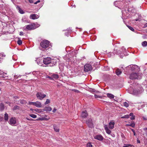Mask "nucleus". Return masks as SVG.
<instances>
[{"instance_id": "1", "label": "nucleus", "mask_w": 147, "mask_h": 147, "mask_svg": "<svg viewBox=\"0 0 147 147\" xmlns=\"http://www.w3.org/2000/svg\"><path fill=\"white\" fill-rule=\"evenodd\" d=\"M132 86L134 89L132 91H131L130 93L133 95H137L142 93L143 90L141 86L138 83H134Z\"/></svg>"}, {"instance_id": "2", "label": "nucleus", "mask_w": 147, "mask_h": 147, "mask_svg": "<svg viewBox=\"0 0 147 147\" xmlns=\"http://www.w3.org/2000/svg\"><path fill=\"white\" fill-rule=\"evenodd\" d=\"M39 24L34 23H32L30 24L27 25L26 26V29L28 30L34 29L39 27Z\"/></svg>"}, {"instance_id": "3", "label": "nucleus", "mask_w": 147, "mask_h": 147, "mask_svg": "<svg viewBox=\"0 0 147 147\" xmlns=\"http://www.w3.org/2000/svg\"><path fill=\"white\" fill-rule=\"evenodd\" d=\"M49 42L48 40H43L40 43V45L42 48L46 49L49 46Z\"/></svg>"}, {"instance_id": "4", "label": "nucleus", "mask_w": 147, "mask_h": 147, "mask_svg": "<svg viewBox=\"0 0 147 147\" xmlns=\"http://www.w3.org/2000/svg\"><path fill=\"white\" fill-rule=\"evenodd\" d=\"M53 61L50 57H47L44 59L43 62L44 64L47 65L50 63L52 64V62H54Z\"/></svg>"}, {"instance_id": "5", "label": "nucleus", "mask_w": 147, "mask_h": 147, "mask_svg": "<svg viewBox=\"0 0 147 147\" xmlns=\"http://www.w3.org/2000/svg\"><path fill=\"white\" fill-rule=\"evenodd\" d=\"M129 78L130 79L134 80L136 79H140L141 78V77L138 76V74L137 73H132L130 76Z\"/></svg>"}, {"instance_id": "6", "label": "nucleus", "mask_w": 147, "mask_h": 147, "mask_svg": "<svg viewBox=\"0 0 147 147\" xmlns=\"http://www.w3.org/2000/svg\"><path fill=\"white\" fill-rule=\"evenodd\" d=\"M36 96L37 98L40 100H42L46 96V94H43L40 92H37L36 94Z\"/></svg>"}, {"instance_id": "7", "label": "nucleus", "mask_w": 147, "mask_h": 147, "mask_svg": "<svg viewBox=\"0 0 147 147\" xmlns=\"http://www.w3.org/2000/svg\"><path fill=\"white\" fill-rule=\"evenodd\" d=\"M86 123L89 128H92L93 127L92 121L91 118H89L87 120H86Z\"/></svg>"}, {"instance_id": "8", "label": "nucleus", "mask_w": 147, "mask_h": 147, "mask_svg": "<svg viewBox=\"0 0 147 147\" xmlns=\"http://www.w3.org/2000/svg\"><path fill=\"white\" fill-rule=\"evenodd\" d=\"M92 66L89 64H87L84 66V71H88L92 70Z\"/></svg>"}, {"instance_id": "9", "label": "nucleus", "mask_w": 147, "mask_h": 147, "mask_svg": "<svg viewBox=\"0 0 147 147\" xmlns=\"http://www.w3.org/2000/svg\"><path fill=\"white\" fill-rule=\"evenodd\" d=\"M94 138L100 141H101L103 139V137L100 135H98L94 136Z\"/></svg>"}, {"instance_id": "10", "label": "nucleus", "mask_w": 147, "mask_h": 147, "mask_svg": "<svg viewBox=\"0 0 147 147\" xmlns=\"http://www.w3.org/2000/svg\"><path fill=\"white\" fill-rule=\"evenodd\" d=\"M30 18L33 20H35L38 18L39 16L36 14H31L30 16Z\"/></svg>"}, {"instance_id": "11", "label": "nucleus", "mask_w": 147, "mask_h": 147, "mask_svg": "<svg viewBox=\"0 0 147 147\" xmlns=\"http://www.w3.org/2000/svg\"><path fill=\"white\" fill-rule=\"evenodd\" d=\"M10 124L11 125H14L16 123V119L15 118L12 117L9 120Z\"/></svg>"}, {"instance_id": "12", "label": "nucleus", "mask_w": 147, "mask_h": 147, "mask_svg": "<svg viewBox=\"0 0 147 147\" xmlns=\"http://www.w3.org/2000/svg\"><path fill=\"white\" fill-rule=\"evenodd\" d=\"M88 115V114L87 112L85 111H83L81 115V117L83 118H86Z\"/></svg>"}, {"instance_id": "13", "label": "nucleus", "mask_w": 147, "mask_h": 147, "mask_svg": "<svg viewBox=\"0 0 147 147\" xmlns=\"http://www.w3.org/2000/svg\"><path fill=\"white\" fill-rule=\"evenodd\" d=\"M138 67L137 65H133L128 66L127 68H131V71H133L135 70V69Z\"/></svg>"}, {"instance_id": "14", "label": "nucleus", "mask_w": 147, "mask_h": 147, "mask_svg": "<svg viewBox=\"0 0 147 147\" xmlns=\"http://www.w3.org/2000/svg\"><path fill=\"white\" fill-rule=\"evenodd\" d=\"M34 105L38 107H41V103L39 101H36L34 102Z\"/></svg>"}, {"instance_id": "15", "label": "nucleus", "mask_w": 147, "mask_h": 147, "mask_svg": "<svg viewBox=\"0 0 147 147\" xmlns=\"http://www.w3.org/2000/svg\"><path fill=\"white\" fill-rule=\"evenodd\" d=\"M115 123L114 122H111L109 123V127L110 129H113L114 127Z\"/></svg>"}, {"instance_id": "16", "label": "nucleus", "mask_w": 147, "mask_h": 147, "mask_svg": "<svg viewBox=\"0 0 147 147\" xmlns=\"http://www.w3.org/2000/svg\"><path fill=\"white\" fill-rule=\"evenodd\" d=\"M52 110V108L50 107H46L43 109L44 111H50Z\"/></svg>"}, {"instance_id": "17", "label": "nucleus", "mask_w": 147, "mask_h": 147, "mask_svg": "<svg viewBox=\"0 0 147 147\" xmlns=\"http://www.w3.org/2000/svg\"><path fill=\"white\" fill-rule=\"evenodd\" d=\"M53 128L55 131L57 132H59V128L56 125H53Z\"/></svg>"}, {"instance_id": "18", "label": "nucleus", "mask_w": 147, "mask_h": 147, "mask_svg": "<svg viewBox=\"0 0 147 147\" xmlns=\"http://www.w3.org/2000/svg\"><path fill=\"white\" fill-rule=\"evenodd\" d=\"M107 96L110 99L113 98L114 97L113 95L110 93H107Z\"/></svg>"}, {"instance_id": "19", "label": "nucleus", "mask_w": 147, "mask_h": 147, "mask_svg": "<svg viewBox=\"0 0 147 147\" xmlns=\"http://www.w3.org/2000/svg\"><path fill=\"white\" fill-rule=\"evenodd\" d=\"M122 72L121 71V70L118 69L116 71V73L117 75L119 76L120 75L121 73Z\"/></svg>"}, {"instance_id": "20", "label": "nucleus", "mask_w": 147, "mask_h": 147, "mask_svg": "<svg viewBox=\"0 0 147 147\" xmlns=\"http://www.w3.org/2000/svg\"><path fill=\"white\" fill-rule=\"evenodd\" d=\"M53 78L57 79L59 78V76L57 74H53L52 75Z\"/></svg>"}, {"instance_id": "21", "label": "nucleus", "mask_w": 147, "mask_h": 147, "mask_svg": "<svg viewBox=\"0 0 147 147\" xmlns=\"http://www.w3.org/2000/svg\"><path fill=\"white\" fill-rule=\"evenodd\" d=\"M4 109V105L2 103L0 104V110L1 111H3Z\"/></svg>"}, {"instance_id": "22", "label": "nucleus", "mask_w": 147, "mask_h": 147, "mask_svg": "<svg viewBox=\"0 0 147 147\" xmlns=\"http://www.w3.org/2000/svg\"><path fill=\"white\" fill-rule=\"evenodd\" d=\"M113 52L114 53H116L117 54L119 55L121 54V51H120L119 50H115L113 51Z\"/></svg>"}, {"instance_id": "23", "label": "nucleus", "mask_w": 147, "mask_h": 147, "mask_svg": "<svg viewBox=\"0 0 147 147\" xmlns=\"http://www.w3.org/2000/svg\"><path fill=\"white\" fill-rule=\"evenodd\" d=\"M8 115L7 113H6L4 115V119L5 121H8Z\"/></svg>"}, {"instance_id": "24", "label": "nucleus", "mask_w": 147, "mask_h": 147, "mask_svg": "<svg viewBox=\"0 0 147 147\" xmlns=\"http://www.w3.org/2000/svg\"><path fill=\"white\" fill-rule=\"evenodd\" d=\"M20 107L17 105H15L13 108L12 109L13 110H15L17 109H19Z\"/></svg>"}, {"instance_id": "25", "label": "nucleus", "mask_w": 147, "mask_h": 147, "mask_svg": "<svg viewBox=\"0 0 147 147\" xmlns=\"http://www.w3.org/2000/svg\"><path fill=\"white\" fill-rule=\"evenodd\" d=\"M142 45L143 47H146L147 46V42L144 41L142 42Z\"/></svg>"}, {"instance_id": "26", "label": "nucleus", "mask_w": 147, "mask_h": 147, "mask_svg": "<svg viewBox=\"0 0 147 147\" xmlns=\"http://www.w3.org/2000/svg\"><path fill=\"white\" fill-rule=\"evenodd\" d=\"M135 124L134 123H133L130 124H127V126H131L132 127H134L135 126Z\"/></svg>"}, {"instance_id": "27", "label": "nucleus", "mask_w": 147, "mask_h": 147, "mask_svg": "<svg viewBox=\"0 0 147 147\" xmlns=\"http://www.w3.org/2000/svg\"><path fill=\"white\" fill-rule=\"evenodd\" d=\"M18 7L19 11L20 13L23 14L24 13V12L19 7Z\"/></svg>"}, {"instance_id": "28", "label": "nucleus", "mask_w": 147, "mask_h": 147, "mask_svg": "<svg viewBox=\"0 0 147 147\" xmlns=\"http://www.w3.org/2000/svg\"><path fill=\"white\" fill-rule=\"evenodd\" d=\"M20 103L22 104H26V101L24 100H20Z\"/></svg>"}, {"instance_id": "29", "label": "nucleus", "mask_w": 147, "mask_h": 147, "mask_svg": "<svg viewBox=\"0 0 147 147\" xmlns=\"http://www.w3.org/2000/svg\"><path fill=\"white\" fill-rule=\"evenodd\" d=\"M129 118V115H125L124 116H122V117H121V118L122 119L128 118Z\"/></svg>"}, {"instance_id": "30", "label": "nucleus", "mask_w": 147, "mask_h": 147, "mask_svg": "<svg viewBox=\"0 0 147 147\" xmlns=\"http://www.w3.org/2000/svg\"><path fill=\"white\" fill-rule=\"evenodd\" d=\"M30 116L31 117L33 118H36L37 116L33 114H31L30 115Z\"/></svg>"}, {"instance_id": "31", "label": "nucleus", "mask_w": 147, "mask_h": 147, "mask_svg": "<svg viewBox=\"0 0 147 147\" xmlns=\"http://www.w3.org/2000/svg\"><path fill=\"white\" fill-rule=\"evenodd\" d=\"M50 102V100L49 99H47L46 100L45 102V105H47Z\"/></svg>"}, {"instance_id": "32", "label": "nucleus", "mask_w": 147, "mask_h": 147, "mask_svg": "<svg viewBox=\"0 0 147 147\" xmlns=\"http://www.w3.org/2000/svg\"><path fill=\"white\" fill-rule=\"evenodd\" d=\"M123 104L124 106L126 107H129V104L126 102H124Z\"/></svg>"}, {"instance_id": "33", "label": "nucleus", "mask_w": 147, "mask_h": 147, "mask_svg": "<svg viewBox=\"0 0 147 147\" xmlns=\"http://www.w3.org/2000/svg\"><path fill=\"white\" fill-rule=\"evenodd\" d=\"M127 26L128 28L131 31H134V29L132 27H131V26Z\"/></svg>"}, {"instance_id": "34", "label": "nucleus", "mask_w": 147, "mask_h": 147, "mask_svg": "<svg viewBox=\"0 0 147 147\" xmlns=\"http://www.w3.org/2000/svg\"><path fill=\"white\" fill-rule=\"evenodd\" d=\"M17 43L19 45H21L22 44V41L21 40H19L17 41Z\"/></svg>"}, {"instance_id": "35", "label": "nucleus", "mask_w": 147, "mask_h": 147, "mask_svg": "<svg viewBox=\"0 0 147 147\" xmlns=\"http://www.w3.org/2000/svg\"><path fill=\"white\" fill-rule=\"evenodd\" d=\"M94 96H95V98H102V96H101L97 95L96 94H94Z\"/></svg>"}, {"instance_id": "36", "label": "nucleus", "mask_w": 147, "mask_h": 147, "mask_svg": "<svg viewBox=\"0 0 147 147\" xmlns=\"http://www.w3.org/2000/svg\"><path fill=\"white\" fill-rule=\"evenodd\" d=\"M107 133L108 134H110L111 132V131L109 129H106L105 130Z\"/></svg>"}, {"instance_id": "37", "label": "nucleus", "mask_w": 147, "mask_h": 147, "mask_svg": "<svg viewBox=\"0 0 147 147\" xmlns=\"http://www.w3.org/2000/svg\"><path fill=\"white\" fill-rule=\"evenodd\" d=\"M87 147H92V145L90 143H88L87 145Z\"/></svg>"}, {"instance_id": "38", "label": "nucleus", "mask_w": 147, "mask_h": 147, "mask_svg": "<svg viewBox=\"0 0 147 147\" xmlns=\"http://www.w3.org/2000/svg\"><path fill=\"white\" fill-rule=\"evenodd\" d=\"M143 129L145 131V134L146 136H147V128H144Z\"/></svg>"}, {"instance_id": "39", "label": "nucleus", "mask_w": 147, "mask_h": 147, "mask_svg": "<svg viewBox=\"0 0 147 147\" xmlns=\"http://www.w3.org/2000/svg\"><path fill=\"white\" fill-rule=\"evenodd\" d=\"M72 91H74V92H77V93L80 92L78 90H77L76 89H72Z\"/></svg>"}, {"instance_id": "40", "label": "nucleus", "mask_w": 147, "mask_h": 147, "mask_svg": "<svg viewBox=\"0 0 147 147\" xmlns=\"http://www.w3.org/2000/svg\"><path fill=\"white\" fill-rule=\"evenodd\" d=\"M0 55L2 56V57H5L6 56V55L4 54V53H1L0 54Z\"/></svg>"}, {"instance_id": "41", "label": "nucleus", "mask_w": 147, "mask_h": 147, "mask_svg": "<svg viewBox=\"0 0 147 147\" xmlns=\"http://www.w3.org/2000/svg\"><path fill=\"white\" fill-rule=\"evenodd\" d=\"M104 128L105 130H106V129H108L109 128L107 127V126L106 125H105L104 126Z\"/></svg>"}, {"instance_id": "42", "label": "nucleus", "mask_w": 147, "mask_h": 147, "mask_svg": "<svg viewBox=\"0 0 147 147\" xmlns=\"http://www.w3.org/2000/svg\"><path fill=\"white\" fill-rule=\"evenodd\" d=\"M135 119V117L133 115L131 116V117L130 118V119L131 120H133Z\"/></svg>"}, {"instance_id": "43", "label": "nucleus", "mask_w": 147, "mask_h": 147, "mask_svg": "<svg viewBox=\"0 0 147 147\" xmlns=\"http://www.w3.org/2000/svg\"><path fill=\"white\" fill-rule=\"evenodd\" d=\"M131 146L130 144H127L125 146H123V147H129V146Z\"/></svg>"}, {"instance_id": "44", "label": "nucleus", "mask_w": 147, "mask_h": 147, "mask_svg": "<svg viewBox=\"0 0 147 147\" xmlns=\"http://www.w3.org/2000/svg\"><path fill=\"white\" fill-rule=\"evenodd\" d=\"M34 102H29V104L30 105H34Z\"/></svg>"}, {"instance_id": "45", "label": "nucleus", "mask_w": 147, "mask_h": 147, "mask_svg": "<svg viewBox=\"0 0 147 147\" xmlns=\"http://www.w3.org/2000/svg\"><path fill=\"white\" fill-rule=\"evenodd\" d=\"M20 36L23 35H24L23 32H20Z\"/></svg>"}, {"instance_id": "46", "label": "nucleus", "mask_w": 147, "mask_h": 147, "mask_svg": "<svg viewBox=\"0 0 147 147\" xmlns=\"http://www.w3.org/2000/svg\"><path fill=\"white\" fill-rule=\"evenodd\" d=\"M91 91L92 92H97L94 89H92V90H91Z\"/></svg>"}, {"instance_id": "47", "label": "nucleus", "mask_w": 147, "mask_h": 147, "mask_svg": "<svg viewBox=\"0 0 147 147\" xmlns=\"http://www.w3.org/2000/svg\"><path fill=\"white\" fill-rule=\"evenodd\" d=\"M30 3H33V1L32 0H28Z\"/></svg>"}, {"instance_id": "48", "label": "nucleus", "mask_w": 147, "mask_h": 147, "mask_svg": "<svg viewBox=\"0 0 147 147\" xmlns=\"http://www.w3.org/2000/svg\"><path fill=\"white\" fill-rule=\"evenodd\" d=\"M14 78L15 79H18V75H14Z\"/></svg>"}, {"instance_id": "49", "label": "nucleus", "mask_w": 147, "mask_h": 147, "mask_svg": "<svg viewBox=\"0 0 147 147\" xmlns=\"http://www.w3.org/2000/svg\"><path fill=\"white\" fill-rule=\"evenodd\" d=\"M132 131L134 133V135H136V133L135 132V131L133 129H131Z\"/></svg>"}, {"instance_id": "50", "label": "nucleus", "mask_w": 147, "mask_h": 147, "mask_svg": "<svg viewBox=\"0 0 147 147\" xmlns=\"http://www.w3.org/2000/svg\"><path fill=\"white\" fill-rule=\"evenodd\" d=\"M40 2V0H38L34 3V4H37V3Z\"/></svg>"}, {"instance_id": "51", "label": "nucleus", "mask_w": 147, "mask_h": 147, "mask_svg": "<svg viewBox=\"0 0 147 147\" xmlns=\"http://www.w3.org/2000/svg\"><path fill=\"white\" fill-rule=\"evenodd\" d=\"M6 103L7 104H8L9 106H11V103L9 102H6Z\"/></svg>"}, {"instance_id": "52", "label": "nucleus", "mask_w": 147, "mask_h": 147, "mask_svg": "<svg viewBox=\"0 0 147 147\" xmlns=\"http://www.w3.org/2000/svg\"><path fill=\"white\" fill-rule=\"evenodd\" d=\"M129 116H132L134 115H133V113H131L129 114Z\"/></svg>"}, {"instance_id": "53", "label": "nucleus", "mask_w": 147, "mask_h": 147, "mask_svg": "<svg viewBox=\"0 0 147 147\" xmlns=\"http://www.w3.org/2000/svg\"><path fill=\"white\" fill-rule=\"evenodd\" d=\"M143 119L145 120H147V117H143Z\"/></svg>"}, {"instance_id": "54", "label": "nucleus", "mask_w": 147, "mask_h": 147, "mask_svg": "<svg viewBox=\"0 0 147 147\" xmlns=\"http://www.w3.org/2000/svg\"><path fill=\"white\" fill-rule=\"evenodd\" d=\"M48 78H49L51 79V80H53V78L52 77V76H51V77L48 76Z\"/></svg>"}, {"instance_id": "55", "label": "nucleus", "mask_w": 147, "mask_h": 147, "mask_svg": "<svg viewBox=\"0 0 147 147\" xmlns=\"http://www.w3.org/2000/svg\"><path fill=\"white\" fill-rule=\"evenodd\" d=\"M137 142L138 143H140V141L139 140L137 139Z\"/></svg>"}, {"instance_id": "56", "label": "nucleus", "mask_w": 147, "mask_h": 147, "mask_svg": "<svg viewBox=\"0 0 147 147\" xmlns=\"http://www.w3.org/2000/svg\"><path fill=\"white\" fill-rule=\"evenodd\" d=\"M56 109H54L53 111V112L54 113H55L56 111Z\"/></svg>"}, {"instance_id": "57", "label": "nucleus", "mask_w": 147, "mask_h": 147, "mask_svg": "<svg viewBox=\"0 0 147 147\" xmlns=\"http://www.w3.org/2000/svg\"><path fill=\"white\" fill-rule=\"evenodd\" d=\"M144 27H147V23L144 24Z\"/></svg>"}, {"instance_id": "58", "label": "nucleus", "mask_w": 147, "mask_h": 147, "mask_svg": "<svg viewBox=\"0 0 147 147\" xmlns=\"http://www.w3.org/2000/svg\"><path fill=\"white\" fill-rule=\"evenodd\" d=\"M56 63V62H54V63H53L54 64L53 65H51V66H53V65H55Z\"/></svg>"}, {"instance_id": "59", "label": "nucleus", "mask_w": 147, "mask_h": 147, "mask_svg": "<svg viewBox=\"0 0 147 147\" xmlns=\"http://www.w3.org/2000/svg\"><path fill=\"white\" fill-rule=\"evenodd\" d=\"M14 98L15 99H16V98H18V97L17 96H15L14 97Z\"/></svg>"}, {"instance_id": "60", "label": "nucleus", "mask_w": 147, "mask_h": 147, "mask_svg": "<svg viewBox=\"0 0 147 147\" xmlns=\"http://www.w3.org/2000/svg\"><path fill=\"white\" fill-rule=\"evenodd\" d=\"M21 76L20 75H19L18 76V78L20 77Z\"/></svg>"}, {"instance_id": "61", "label": "nucleus", "mask_w": 147, "mask_h": 147, "mask_svg": "<svg viewBox=\"0 0 147 147\" xmlns=\"http://www.w3.org/2000/svg\"><path fill=\"white\" fill-rule=\"evenodd\" d=\"M137 20H136V21H137Z\"/></svg>"}]
</instances>
